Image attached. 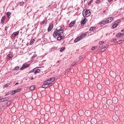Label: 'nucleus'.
<instances>
[{
	"label": "nucleus",
	"mask_w": 124,
	"mask_h": 124,
	"mask_svg": "<svg viewBox=\"0 0 124 124\" xmlns=\"http://www.w3.org/2000/svg\"><path fill=\"white\" fill-rule=\"evenodd\" d=\"M56 80L55 78H50L47 79V80L44 82V85H42L43 88H48L51 87L53 85V82Z\"/></svg>",
	"instance_id": "obj_1"
},
{
	"label": "nucleus",
	"mask_w": 124,
	"mask_h": 124,
	"mask_svg": "<svg viewBox=\"0 0 124 124\" xmlns=\"http://www.w3.org/2000/svg\"><path fill=\"white\" fill-rule=\"evenodd\" d=\"M55 31L59 33V35H62V33H63V28L61 26H59L57 27Z\"/></svg>",
	"instance_id": "obj_2"
},
{
	"label": "nucleus",
	"mask_w": 124,
	"mask_h": 124,
	"mask_svg": "<svg viewBox=\"0 0 124 124\" xmlns=\"http://www.w3.org/2000/svg\"><path fill=\"white\" fill-rule=\"evenodd\" d=\"M87 36V33H84L82 34H81L79 37H78L75 40L74 42L76 43L78 41H80V40H81V39H83V38H84V37H86Z\"/></svg>",
	"instance_id": "obj_3"
},
{
	"label": "nucleus",
	"mask_w": 124,
	"mask_h": 124,
	"mask_svg": "<svg viewBox=\"0 0 124 124\" xmlns=\"http://www.w3.org/2000/svg\"><path fill=\"white\" fill-rule=\"evenodd\" d=\"M82 15L83 17H87V16H90V15H91V12L90 11V10L86 9L83 11Z\"/></svg>",
	"instance_id": "obj_4"
},
{
	"label": "nucleus",
	"mask_w": 124,
	"mask_h": 124,
	"mask_svg": "<svg viewBox=\"0 0 124 124\" xmlns=\"http://www.w3.org/2000/svg\"><path fill=\"white\" fill-rule=\"evenodd\" d=\"M30 67V64H23L22 66L20 68V70H23L25 68H28Z\"/></svg>",
	"instance_id": "obj_5"
},
{
	"label": "nucleus",
	"mask_w": 124,
	"mask_h": 124,
	"mask_svg": "<svg viewBox=\"0 0 124 124\" xmlns=\"http://www.w3.org/2000/svg\"><path fill=\"white\" fill-rule=\"evenodd\" d=\"M124 34L123 33L119 32L116 35V37H118V38H120V37H122V36H124Z\"/></svg>",
	"instance_id": "obj_6"
},
{
	"label": "nucleus",
	"mask_w": 124,
	"mask_h": 124,
	"mask_svg": "<svg viewBox=\"0 0 124 124\" xmlns=\"http://www.w3.org/2000/svg\"><path fill=\"white\" fill-rule=\"evenodd\" d=\"M17 35H19V31H16L12 33V36L13 37H16Z\"/></svg>",
	"instance_id": "obj_7"
},
{
	"label": "nucleus",
	"mask_w": 124,
	"mask_h": 124,
	"mask_svg": "<svg viewBox=\"0 0 124 124\" xmlns=\"http://www.w3.org/2000/svg\"><path fill=\"white\" fill-rule=\"evenodd\" d=\"M112 21H113V17H108L106 20L107 23H111Z\"/></svg>",
	"instance_id": "obj_8"
},
{
	"label": "nucleus",
	"mask_w": 124,
	"mask_h": 124,
	"mask_svg": "<svg viewBox=\"0 0 124 124\" xmlns=\"http://www.w3.org/2000/svg\"><path fill=\"white\" fill-rule=\"evenodd\" d=\"M9 99V97L0 99V102H4V101H7Z\"/></svg>",
	"instance_id": "obj_9"
},
{
	"label": "nucleus",
	"mask_w": 124,
	"mask_h": 124,
	"mask_svg": "<svg viewBox=\"0 0 124 124\" xmlns=\"http://www.w3.org/2000/svg\"><path fill=\"white\" fill-rule=\"evenodd\" d=\"M5 18H6V16H3L1 19V21H0V23L1 24H4V20H5Z\"/></svg>",
	"instance_id": "obj_10"
},
{
	"label": "nucleus",
	"mask_w": 124,
	"mask_h": 124,
	"mask_svg": "<svg viewBox=\"0 0 124 124\" xmlns=\"http://www.w3.org/2000/svg\"><path fill=\"white\" fill-rule=\"evenodd\" d=\"M53 25H50L48 26V29H47V31L50 32V31H52V30L53 29Z\"/></svg>",
	"instance_id": "obj_11"
},
{
	"label": "nucleus",
	"mask_w": 124,
	"mask_h": 124,
	"mask_svg": "<svg viewBox=\"0 0 124 124\" xmlns=\"http://www.w3.org/2000/svg\"><path fill=\"white\" fill-rule=\"evenodd\" d=\"M86 21H87V18L84 17L83 19L81 21V25H85V24L86 23Z\"/></svg>",
	"instance_id": "obj_12"
},
{
	"label": "nucleus",
	"mask_w": 124,
	"mask_h": 124,
	"mask_svg": "<svg viewBox=\"0 0 124 124\" xmlns=\"http://www.w3.org/2000/svg\"><path fill=\"white\" fill-rule=\"evenodd\" d=\"M106 23H107L106 20H102L99 23V25H100V26H103L104 25H106Z\"/></svg>",
	"instance_id": "obj_13"
},
{
	"label": "nucleus",
	"mask_w": 124,
	"mask_h": 124,
	"mask_svg": "<svg viewBox=\"0 0 124 124\" xmlns=\"http://www.w3.org/2000/svg\"><path fill=\"white\" fill-rule=\"evenodd\" d=\"M75 25V21H72L69 24V27L72 28Z\"/></svg>",
	"instance_id": "obj_14"
},
{
	"label": "nucleus",
	"mask_w": 124,
	"mask_h": 124,
	"mask_svg": "<svg viewBox=\"0 0 124 124\" xmlns=\"http://www.w3.org/2000/svg\"><path fill=\"white\" fill-rule=\"evenodd\" d=\"M59 36V33L55 30L54 32H53V37H57V36Z\"/></svg>",
	"instance_id": "obj_15"
},
{
	"label": "nucleus",
	"mask_w": 124,
	"mask_h": 124,
	"mask_svg": "<svg viewBox=\"0 0 124 124\" xmlns=\"http://www.w3.org/2000/svg\"><path fill=\"white\" fill-rule=\"evenodd\" d=\"M11 14V12H8L7 13V18H9V19L11 18V16H10Z\"/></svg>",
	"instance_id": "obj_16"
},
{
	"label": "nucleus",
	"mask_w": 124,
	"mask_h": 124,
	"mask_svg": "<svg viewBox=\"0 0 124 124\" xmlns=\"http://www.w3.org/2000/svg\"><path fill=\"white\" fill-rule=\"evenodd\" d=\"M117 27H118V24L117 23H114L112 26V29H113V30H114V29H116V28H117Z\"/></svg>",
	"instance_id": "obj_17"
},
{
	"label": "nucleus",
	"mask_w": 124,
	"mask_h": 124,
	"mask_svg": "<svg viewBox=\"0 0 124 124\" xmlns=\"http://www.w3.org/2000/svg\"><path fill=\"white\" fill-rule=\"evenodd\" d=\"M62 36L58 35V37L57 38V40L60 41V40H62Z\"/></svg>",
	"instance_id": "obj_18"
},
{
	"label": "nucleus",
	"mask_w": 124,
	"mask_h": 124,
	"mask_svg": "<svg viewBox=\"0 0 124 124\" xmlns=\"http://www.w3.org/2000/svg\"><path fill=\"white\" fill-rule=\"evenodd\" d=\"M34 89H35V86H34V85H32L30 88V91H33V90H34Z\"/></svg>",
	"instance_id": "obj_19"
},
{
	"label": "nucleus",
	"mask_w": 124,
	"mask_h": 124,
	"mask_svg": "<svg viewBox=\"0 0 124 124\" xmlns=\"http://www.w3.org/2000/svg\"><path fill=\"white\" fill-rule=\"evenodd\" d=\"M40 72V70L39 69H37L34 72V74H37Z\"/></svg>",
	"instance_id": "obj_20"
},
{
	"label": "nucleus",
	"mask_w": 124,
	"mask_h": 124,
	"mask_svg": "<svg viewBox=\"0 0 124 124\" xmlns=\"http://www.w3.org/2000/svg\"><path fill=\"white\" fill-rule=\"evenodd\" d=\"M10 104H11V101H8L7 102L6 105V106H10Z\"/></svg>",
	"instance_id": "obj_21"
},
{
	"label": "nucleus",
	"mask_w": 124,
	"mask_h": 124,
	"mask_svg": "<svg viewBox=\"0 0 124 124\" xmlns=\"http://www.w3.org/2000/svg\"><path fill=\"white\" fill-rule=\"evenodd\" d=\"M34 43V39H32L30 41V45H32Z\"/></svg>",
	"instance_id": "obj_22"
},
{
	"label": "nucleus",
	"mask_w": 124,
	"mask_h": 124,
	"mask_svg": "<svg viewBox=\"0 0 124 124\" xmlns=\"http://www.w3.org/2000/svg\"><path fill=\"white\" fill-rule=\"evenodd\" d=\"M64 50H65V47H62L60 49V52H63V51H64Z\"/></svg>",
	"instance_id": "obj_23"
},
{
	"label": "nucleus",
	"mask_w": 124,
	"mask_h": 124,
	"mask_svg": "<svg viewBox=\"0 0 124 124\" xmlns=\"http://www.w3.org/2000/svg\"><path fill=\"white\" fill-rule=\"evenodd\" d=\"M10 93L11 94H12V95H13V94H15V93H16V91H13L11 92H10Z\"/></svg>",
	"instance_id": "obj_24"
},
{
	"label": "nucleus",
	"mask_w": 124,
	"mask_h": 124,
	"mask_svg": "<svg viewBox=\"0 0 124 124\" xmlns=\"http://www.w3.org/2000/svg\"><path fill=\"white\" fill-rule=\"evenodd\" d=\"M20 6H23L25 4V2L21 1L19 2Z\"/></svg>",
	"instance_id": "obj_25"
},
{
	"label": "nucleus",
	"mask_w": 124,
	"mask_h": 124,
	"mask_svg": "<svg viewBox=\"0 0 124 124\" xmlns=\"http://www.w3.org/2000/svg\"><path fill=\"white\" fill-rule=\"evenodd\" d=\"M93 0H90L88 3V5L90 6L91 5V4H92V3H93Z\"/></svg>",
	"instance_id": "obj_26"
},
{
	"label": "nucleus",
	"mask_w": 124,
	"mask_h": 124,
	"mask_svg": "<svg viewBox=\"0 0 124 124\" xmlns=\"http://www.w3.org/2000/svg\"><path fill=\"white\" fill-rule=\"evenodd\" d=\"M94 30H95V28L93 27H91L89 29V31H94Z\"/></svg>",
	"instance_id": "obj_27"
},
{
	"label": "nucleus",
	"mask_w": 124,
	"mask_h": 124,
	"mask_svg": "<svg viewBox=\"0 0 124 124\" xmlns=\"http://www.w3.org/2000/svg\"><path fill=\"white\" fill-rule=\"evenodd\" d=\"M8 58H10V59H11L13 58V56H12V54H11V53H9L8 55Z\"/></svg>",
	"instance_id": "obj_28"
},
{
	"label": "nucleus",
	"mask_w": 124,
	"mask_h": 124,
	"mask_svg": "<svg viewBox=\"0 0 124 124\" xmlns=\"http://www.w3.org/2000/svg\"><path fill=\"white\" fill-rule=\"evenodd\" d=\"M37 122L36 124H39V123H40V120H39V119H35V122Z\"/></svg>",
	"instance_id": "obj_29"
},
{
	"label": "nucleus",
	"mask_w": 124,
	"mask_h": 124,
	"mask_svg": "<svg viewBox=\"0 0 124 124\" xmlns=\"http://www.w3.org/2000/svg\"><path fill=\"white\" fill-rule=\"evenodd\" d=\"M19 68H20V67H19V66H17L15 67V70H19Z\"/></svg>",
	"instance_id": "obj_30"
},
{
	"label": "nucleus",
	"mask_w": 124,
	"mask_h": 124,
	"mask_svg": "<svg viewBox=\"0 0 124 124\" xmlns=\"http://www.w3.org/2000/svg\"><path fill=\"white\" fill-rule=\"evenodd\" d=\"M46 22H47V19L45 18L42 21V24H43V25H44V24H45V23H46Z\"/></svg>",
	"instance_id": "obj_31"
},
{
	"label": "nucleus",
	"mask_w": 124,
	"mask_h": 124,
	"mask_svg": "<svg viewBox=\"0 0 124 124\" xmlns=\"http://www.w3.org/2000/svg\"><path fill=\"white\" fill-rule=\"evenodd\" d=\"M95 3H97V4H99L100 3V0H96L95 1Z\"/></svg>",
	"instance_id": "obj_32"
},
{
	"label": "nucleus",
	"mask_w": 124,
	"mask_h": 124,
	"mask_svg": "<svg viewBox=\"0 0 124 124\" xmlns=\"http://www.w3.org/2000/svg\"><path fill=\"white\" fill-rule=\"evenodd\" d=\"M124 40H119L118 41V44H121V43H123Z\"/></svg>",
	"instance_id": "obj_33"
},
{
	"label": "nucleus",
	"mask_w": 124,
	"mask_h": 124,
	"mask_svg": "<svg viewBox=\"0 0 124 124\" xmlns=\"http://www.w3.org/2000/svg\"><path fill=\"white\" fill-rule=\"evenodd\" d=\"M103 43H104V42H103V41H100L99 42V44L100 45H101V44H103Z\"/></svg>",
	"instance_id": "obj_34"
},
{
	"label": "nucleus",
	"mask_w": 124,
	"mask_h": 124,
	"mask_svg": "<svg viewBox=\"0 0 124 124\" xmlns=\"http://www.w3.org/2000/svg\"><path fill=\"white\" fill-rule=\"evenodd\" d=\"M16 91L17 93H20V92H21V89H16Z\"/></svg>",
	"instance_id": "obj_35"
},
{
	"label": "nucleus",
	"mask_w": 124,
	"mask_h": 124,
	"mask_svg": "<svg viewBox=\"0 0 124 124\" xmlns=\"http://www.w3.org/2000/svg\"><path fill=\"white\" fill-rule=\"evenodd\" d=\"M12 109H14V110L13 112H15V111H16V108L13 107L11 108V110H12Z\"/></svg>",
	"instance_id": "obj_36"
},
{
	"label": "nucleus",
	"mask_w": 124,
	"mask_h": 124,
	"mask_svg": "<svg viewBox=\"0 0 124 124\" xmlns=\"http://www.w3.org/2000/svg\"><path fill=\"white\" fill-rule=\"evenodd\" d=\"M103 70V72H104V68H101L100 69V71H102Z\"/></svg>",
	"instance_id": "obj_37"
},
{
	"label": "nucleus",
	"mask_w": 124,
	"mask_h": 124,
	"mask_svg": "<svg viewBox=\"0 0 124 124\" xmlns=\"http://www.w3.org/2000/svg\"><path fill=\"white\" fill-rule=\"evenodd\" d=\"M4 88H8V84H6L4 86Z\"/></svg>",
	"instance_id": "obj_38"
},
{
	"label": "nucleus",
	"mask_w": 124,
	"mask_h": 124,
	"mask_svg": "<svg viewBox=\"0 0 124 124\" xmlns=\"http://www.w3.org/2000/svg\"><path fill=\"white\" fill-rule=\"evenodd\" d=\"M76 63V62H73L72 64H71V65H72V66H73V65H75V64Z\"/></svg>",
	"instance_id": "obj_39"
},
{
	"label": "nucleus",
	"mask_w": 124,
	"mask_h": 124,
	"mask_svg": "<svg viewBox=\"0 0 124 124\" xmlns=\"http://www.w3.org/2000/svg\"><path fill=\"white\" fill-rule=\"evenodd\" d=\"M95 47L94 46H93L92 47L91 50H92V51H93V50H95Z\"/></svg>",
	"instance_id": "obj_40"
},
{
	"label": "nucleus",
	"mask_w": 124,
	"mask_h": 124,
	"mask_svg": "<svg viewBox=\"0 0 124 124\" xmlns=\"http://www.w3.org/2000/svg\"><path fill=\"white\" fill-rule=\"evenodd\" d=\"M106 48H107V46H104V48H102V50H106Z\"/></svg>",
	"instance_id": "obj_41"
},
{
	"label": "nucleus",
	"mask_w": 124,
	"mask_h": 124,
	"mask_svg": "<svg viewBox=\"0 0 124 124\" xmlns=\"http://www.w3.org/2000/svg\"><path fill=\"white\" fill-rule=\"evenodd\" d=\"M79 59L80 60H82V59H83V56H80L79 57Z\"/></svg>",
	"instance_id": "obj_42"
},
{
	"label": "nucleus",
	"mask_w": 124,
	"mask_h": 124,
	"mask_svg": "<svg viewBox=\"0 0 124 124\" xmlns=\"http://www.w3.org/2000/svg\"><path fill=\"white\" fill-rule=\"evenodd\" d=\"M9 94H10V92H8L5 95H9Z\"/></svg>",
	"instance_id": "obj_43"
},
{
	"label": "nucleus",
	"mask_w": 124,
	"mask_h": 124,
	"mask_svg": "<svg viewBox=\"0 0 124 124\" xmlns=\"http://www.w3.org/2000/svg\"><path fill=\"white\" fill-rule=\"evenodd\" d=\"M113 99H115L116 102H118V99L117 98H113Z\"/></svg>",
	"instance_id": "obj_44"
},
{
	"label": "nucleus",
	"mask_w": 124,
	"mask_h": 124,
	"mask_svg": "<svg viewBox=\"0 0 124 124\" xmlns=\"http://www.w3.org/2000/svg\"><path fill=\"white\" fill-rule=\"evenodd\" d=\"M121 93L124 96V90L122 91Z\"/></svg>",
	"instance_id": "obj_45"
},
{
	"label": "nucleus",
	"mask_w": 124,
	"mask_h": 124,
	"mask_svg": "<svg viewBox=\"0 0 124 124\" xmlns=\"http://www.w3.org/2000/svg\"><path fill=\"white\" fill-rule=\"evenodd\" d=\"M7 30H8V27H6L5 28V30L7 31Z\"/></svg>",
	"instance_id": "obj_46"
},
{
	"label": "nucleus",
	"mask_w": 124,
	"mask_h": 124,
	"mask_svg": "<svg viewBox=\"0 0 124 124\" xmlns=\"http://www.w3.org/2000/svg\"><path fill=\"white\" fill-rule=\"evenodd\" d=\"M120 23H121V20H118L117 21V24H120Z\"/></svg>",
	"instance_id": "obj_47"
},
{
	"label": "nucleus",
	"mask_w": 124,
	"mask_h": 124,
	"mask_svg": "<svg viewBox=\"0 0 124 124\" xmlns=\"http://www.w3.org/2000/svg\"><path fill=\"white\" fill-rule=\"evenodd\" d=\"M121 32H124V29L121 30Z\"/></svg>",
	"instance_id": "obj_48"
},
{
	"label": "nucleus",
	"mask_w": 124,
	"mask_h": 124,
	"mask_svg": "<svg viewBox=\"0 0 124 124\" xmlns=\"http://www.w3.org/2000/svg\"><path fill=\"white\" fill-rule=\"evenodd\" d=\"M34 71V69L33 70H31L30 72L32 73V72H33Z\"/></svg>",
	"instance_id": "obj_49"
},
{
	"label": "nucleus",
	"mask_w": 124,
	"mask_h": 124,
	"mask_svg": "<svg viewBox=\"0 0 124 124\" xmlns=\"http://www.w3.org/2000/svg\"><path fill=\"white\" fill-rule=\"evenodd\" d=\"M34 58H35V56L34 55L32 56L31 57L32 59H34Z\"/></svg>",
	"instance_id": "obj_50"
},
{
	"label": "nucleus",
	"mask_w": 124,
	"mask_h": 124,
	"mask_svg": "<svg viewBox=\"0 0 124 124\" xmlns=\"http://www.w3.org/2000/svg\"><path fill=\"white\" fill-rule=\"evenodd\" d=\"M95 122H94V124H96V120L94 119Z\"/></svg>",
	"instance_id": "obj_51"
},
{
	"label": "nucleus",
	"mask_w": 124,
	"mask_h": 124,
	"mask_svg": "<svg viewBox=\"0 0 124 124\" xmlns=\"http://www.w3.org/2000/svg\"><path fill=\"white\" fill-rule=\"evenodd\" d=\"M112 0H108V1L109 2H111V1H112Z\"/></svg>",
	"instance_id": "obj_52"
},
{
	"label": "nucleus",
	"mask_w": 124,
	"mask_h": 124,
	"mask_svg": "<svg viewBox=\"0 0 124 124\" xmlns=\"http://www.w3.org/2000/svg\"><path fill=\"white\" fill-rule=\"evenodd\" d=\"M87 113H88V111H85V115H86V114H87Z\"/></svg>",
	"instance_id": "obj_53"
},
{
	"label": "nucleus",
	"mask_w": 124,
	"mask_h": 124,
	"mask_svg": "<svg viewBox=\"0 0 124 124\" xmlns=\"http://www.w3.org/2000/svg\"><path fill=\"white\" fill-rule=\"evenodd\" d=\"M64 36H62V39H64Z\"/></svg>",
	"instance_id": "obj_54"
},
{
	"label": "nucleus",
	"mask_w": 124,
	"mask_h": 124,
	"mask_svg": "<svg viewBox=\"0 0 124 124\" xmlns=\"http://www.w3.org/2000/svg\"><path fill=\"white\" fill-rule=\"evenodd\" d=\"M31 80H33V78H31Z\"/></svg>",
	"instance_id": "obj_55"
},
{
	"label": "nucleus",
	"mask_w": 124,
	"mask_h": 124,
	"mask_svg": "<svg viewBox=\"0 0 124 124\" xmlns=\"http://www.w3.org/2000/svg\"><path fill=\"white\" fill-rule=\"evenodd\" d=\"M18 84H19V83H18V82H17V83L16 84V85H18Z\"/></svg>",
	"instance_id": "obj_56"
},
{
	"label": "nucleus",
	"mask_w": 124,
	"mask_h": 124,
	"mask_svg": "<svg viewBox=\"0 0 124 124\" xmlns=\"http://www.w3.org/2000/svg\"><path fill=\"white\" fill-rule=\"evenodd\" d=\"M113 75H114V76H115V73H113Z\"/></svg>",
	"instance_id": "obj_57"
},
{
	"label": "nucleus",
	"mask_w": 124,
	"mask_h": 124,
	"mask_svg": "<svg viewBox=\"0 0 124 124\" xmlns=\"http://www.w3.org/2000/svg\"><path fill=\"white\" fill-rule=\"evenodd\" d=\"M91 121H92V122H93V119H92V120H91Z\"/></svg>",
	"instance_id": "obj_58"
},
{
	"label": "nucleus",
	"mask_w": 124,
	"mask_h": 124,
	"mask_svg": "<svg viewBox=\"0 0 124 124\" xmlns=\"http://www.w3.org/2000/svg\"><path fill=\"white\" fill-rule=\"evenodd\" d=\"M109 74H111V72H110Z\"/></svg>",
	"instance_id": "obj_59"
},
{
	"label": "nucleus",
	"mask_w": 124,
	"mask_h": 124,
	"mask_svg": "<svg viewBox=\"0 0 124 124\" xmlns=\"http://www.w3.org/2000/svg\"><path fill=\"white\" fill-rule=\"evenodd\" d=\"M85 0H84V1H85Z\"/></svg>",
	"instance_id": "obj_60"
},
{
	"label": "nucleus",
	"mask_w": 124,
	"mask_h": 124,
	"mask_svg": "<svg viewBox=\"0 0 124 124\" xmlns=\"http://www.w3.org/2000/svg\"><path fill=\"white\" fill-rule=\"evenodd\" d=\"M44 118H45V116H44Z\"/></svg>",
	"instance_id": "obj_61"
}]
</instances>
